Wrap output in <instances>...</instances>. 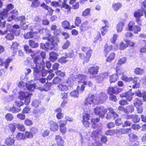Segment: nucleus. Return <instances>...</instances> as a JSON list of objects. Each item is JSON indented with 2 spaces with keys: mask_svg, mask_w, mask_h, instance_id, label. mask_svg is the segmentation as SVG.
Wrapping results in <instances>:
<instances>
[{
  "mask_svg": "<svg viewBox=\"0 0 146 146\" xmlns=\"http://www.w3.org/2000/svg\"><path fill=\"white\" fill-rule=\"evenodd\" d=\"M49 33L46 35V36L42 37V39L44 40H47L49 42H46L45 43H42L40 44V47L44 50L53 49L58 45L59 42L58 38L52 36Z\"/></svg>",
  "mask_w": 146,
  "mask_h": 146,
  "instance_id": "1",
  "label": "nucleus"
},
{
  "mask_svg": "<svg viewBox=\"0 0 146 146\" xmlns=\"http://www.w3.org/2000/svg\"><path fill=\"white\" fill-rule=\"evenodd\" d=\"M35 54H32L31 55L33 62L35 64V66L34 65L31 64V68L33 69L34 72L36 73H39L42 69H44L45 68V63L43 60H41L39 55L33 57Z\"/></svg>",
  "mask_w": 146,
  "mask_h": 146,
  "instance_id": "2",
  "label": "nucleus"
},
{
  "mask_svg": "<svg viewBox=\"0 0 146 146\" xmlns=\"http://www.w3.org/2000/svg\"><path fill=\"white\" fill-rule=\"evenodd\" d=\"M81 50L85 54L83 53H78L79 57L82 60H83V63L88 62L90 58L92 56L93 51L90 46H83L81 48Z\"/></svg>",
  "mask_w": 146,
  "mask_h": 146,
  "instance_id": "3",
  "label": "nucleus"
},
{
  "mask_svg": "<svg viewBox=\"0 0 146 146\" xmlns=\"http://www.w3.org/2000/svg\"><path fill=\"white\" fill-rule=\"evenodd\" d=\"M76 78L78 80V82L82 83V84L81 85L80 88L79 86H77V89L78 90H80L81 92H83L85 88V85H87L89 87H93V84L91 81H90L87 82L85 80L87 78L86 75L78 74L77 75Z\"/></svg>",
  "mask_w": 146,
  "mask_h": 146,
  "instance_id": "4",
  "label": "nucleus"
},
{
  "mask_svg": "<svg viewBox=\"0 0 146 146\" xmlns=\"http://www.w3.org/2000/svg\"><path fill=\"white\" fill-rule=\"evenodd\" d=\"M44 31L46 33H49L50 30L46 28H42L41 29L39 30L38 32H32L30 31L27 32L24 34V37L25 39L36 38L37 36L38 33H43Z\"/></svg>",
  "mask_w": 146,
  "mask_h": 146,
  "instance_id": "5",
  "label": "nucleus"
},
{
  "mask_svg": "<svg viewBox=\"0 0 146 146\" xmlns=\"http://www.w3.org/2000/svg\"><path fill=\"white\" fill-rule=\"evenodd\" d=\"M94 111L100 117H104L107 112V110L104 106H97L94 108Z\"/></svg>",
  "mask_w": 146,
  "mask_h": 146,
  "instance_id": "6",
  "label": "nucleus"
},
{
  "mask_svg": "<svg viewBox=\"0 0 146 146\" xmlns=\"http://www.w3.org/2000/svg\"><path fill=\"white\" fill-rule=\"evenodd\" d=\"M127 58L126 57H123L120 58L117 64V66L115 68L116 72L118 75H123V72H122L121 66L126 63Z\"/></svg>",
  "mask_w": 146,
  "mask_h": 146,
  "instance_id": "7",
  "label": "nucleus"
},
{
  "mask_svg": "<svg viewBox=\"0 0 146 146\" xmlns=\"http://www.w3.org/2000/svg\"><path fill=\"white\" fill-rule=\"evenodd\" d=\"M99 67L98 66H93L89 67L88 69V73L90 75L89 78H93L95 77V75L98 72Z\"/></svg>",
  "mask_w": 146,
  "mask_h": 146,
  "instance_id": "8",
  "label": "nucleus"
},
{
  "mask_svg": "<svg viewBox=\"0 0 146 146\" xmlns=\"http://www.w3.org/2000/svg\"><path fill=\"white\" fill-rule=\"evenodd\" d=\"M90 117V115L89 113H83L82 115V122L84 127L86 128L89 127L90 124L89 121Z\"/></svg>",
  "mask_w": 146,
  "mask_h": 146,
  "instance_id": "9",
  "label": "nucleus"
},
{
  "mask_svg": "<svg viewBox=\"0 0 146 146\" xmlns=\"http://www.w3.org/2000/svg\"><path fill=\"white\" fill-rule=\"evenodd\" d=\"M143 15V10L141 9H139L135 11L133 14V16L135 18L136 21L138 24L140 26L142 25L141 23V17Z\"/></svg>",
  "mask_w": 146,
  "mask_h": 146,
  "instance_id": "10",
  "label": "nucleus"
},
{
  "mask_svg": "<svg viewBox=\"0 0 146 146\" xmlns=\"http://www.w3.org/2000/svg\"><path fill=\"white\" fill-rule=\"evenodd\" d=\"M108 96L107 94L104 92H101L99 94L98 97H96V103L98 104H102L107 99Z\"/></svg>",
  "mask_w": 146,
  "mask_h": 146,
  "instance_id": "11",
  "label": "nucleus"
},
{
  "mask_svg": "<svg viewBox=\"0 0 146 146\" xmlns=\"http://www.w3.org/2000/svg\"><path fill=\"white\" fill-rule=\"evenodd\" d=\"M108 76V74L106 72L101 73L97 76H95L94 78L95 81L97 83H101L103 82L104 80Z\"/></svg>",
  "mask_w": 146,
  "mask_h": 146,
  "instance_id": "12",
  "label": "nucleus"
},
{
  "mask_svg": "<svg viewBox=\"0 0 146 146\" xmlns=\"http://www.w3.org/2000/svg\"><path fill=\"white\" fill-rule=\"evenodd\" d=\"M58 122L60 123L59 127L60 131L63 134H65L67 131V129L66 126L67 124L66 120H59Z\"/></svg>",
  "mask_w": 146,
  "mask_h": 146,
  "instance_id": "13",
  "label": "nucleus"
},
{
  "mask_svg": "<svg viewBox=\"0 0 146 146\" xmlns=\"http://www.w3.org/2000/svg\"><path fill=\"white\" fill-rule=\"evenodd\" d=\"M107 110L109 111V112L107 113L106 116V118L108 119H110L112 116L114 118L118 117L119 115L115 112L114 109L110 107L108 108Z\"/></svg>",
  "mask_w": 146,
  "mask_h": 146,
  "instance_id": "14",
  "label": "nucleus"
},
{
  "mask_svg": "<svg viewBox=\"0 0 146 146\" xmlns=\"http://www.w3.org/2000/svg\"><path fill=\"white\" fill-rule=\"evenodd\" d=\"M120 88L117 86L109 87L107 90V93L109 94H117L121 91Z\"/></svg>",
  "mask_w": 146,
  "mask_h": 146,
  "instance_id": "15",
  "label": "nucleus"
},
{
  "mask_svg": "<svg viewBox=\"0 0 146 146\" xmlns=\"http://www.w3.org/2000/svg\"><path fill=\"white\" fill-rule=\"evenodd\" d=\"M134 94V93L132 92L131 91H129L120 94V96L121 98L125 97L127 100L129 102L132 100V96Z\"/></svg>",
  "mask_w": 146,
  "mask_h": 146,
  "instance_id": "16",
  "label": "nucleus"
},
{
  "mask_svg": "<svg viewBox=\"0 0 146 146\" xmlns=\"http://www.w3.org/2000/svg\"><path fill=\"white\" fill-rule=\"evenodd\" d=\"M33 135L30 132L26 131L25 134L19 133V140L24 139L26 138H31Z\"/></svg>",
  "mask_w": 146,
  "mask_h": 146,
  "instance_id": "17",
  "label": "nucleus"
},
{
  "mask_svg": "<svg viewBox=\"0 0 146 146\" xmlns=\"http://www.w3.org/2000/svg\"><path fill=\"white\" fill-rule=\"evenodd\" d=\"M48 124L50 127V129L52 131L55 132L58 130V125L56 122L51 120L49 121Z\"/></svg>",
  "mask_w": 146,
  "mask_h": 146,
  "instance_id": "18",
  "label": "nucleus"
},
{
  "mask_svg": "<svg viewBox=\"0 0 146 146\" xmlns=\"http://www.w3.org/2000/svg\"><path fill=\"white\" fill-rule=\"evenodd\" d=\"M59 2L61 3H62V5L60 6L61 8H64L65 9H66V13L68 14H70L71 13V10L72 7L67 4L66 0H58Z\"/></svg>",
  "mask_w": 146,
  "mask_h": 146,
  "instance_id": "19",
  "label": "nucleus"
},
{
  "mask_svg": "<svg viewBox=\"0 0 146 146\" xmlns=\"http://www.w3.org/2000/svg\"><path fill=\"white\" fill-rule=\"evenodd\" d=\"M89 27V22L87 21H86L81 24L79 29L81 31L84 32L87 31Z\"/></svg>",
  "mask_w": 146,
  "mask_h": 146,
  "instance_id": "20",
  "label": "nucleus"
},
{
  "mask_svg": "<svg viewBox=\"0 0 146 146\" xmlns=\"http://www.w3.org/2000/svg\"><path fill=\"white\" fill-rule=\"evenodd\" d=\"M113 49L112 45H109L108 43L105 44L104 47V53L105 56L106 57L108 53L111 51Z\"/></svg>",
  "mask_w": 146,
  "mask_h": 146,
  "instance_id": "21",
  "label": "nucleus"
},
{
  "mask_svg": "<svg viewBox=\"0 0 146 146\" xmlns=\"http://www.w3.org/2000/svg\"><path fill=\"white\" fill-rule=\"evenodd\" d=\"M95 97V95L94 94L88 95L84 102V104L85 105H88L92 104L93 102Z\"/></svg>",
  "mask_w": 146,
  "mask_h": 146,
  "instance_id": "22",
  "label": "nucleus"
},
{
  "mask_svg": "<svg viewBox=\"0 0 146 146\" xmlns=\"http://www.w3.org/2000/svg\"><path fill=\"white\" fill-rule=\"evenodd\" d=\"M55 140L58 146H64V141L62 137L59 135H56L55 136Z\"/></svg>",
  "mask_w": 146,
  "mask_h": 146,
  "instance_id": "23",
  "label": "nucleus"
},
{
  "mask_svg": "<svg viewBox=\"0 0 146 146\" xmlns=\"http://www.w3.org/2000/svg\"><path fill=\"white\" fill-rule=\"evenodd\" d=\"M125 21V19L119 22L117 24L116 28L117 33H120L122 31Z\"/></svg>",
  "mask_w": 146,
  "mask_h": 146,
  "instance_id": "24",
  "label": "nucleus"
},
{
  "mask_svg": "<svg viewBox=\"0 0 146 146\" xmlns=\"http://www.w3.org/2000/svg\"><path fill=\"white\" fill-rule=\"evenodd\" d=\"M25 20V17L24 16H21L19 17V21H21V27L24 30L26 29L28 27V25H25V22H24Z\"/></svg>",
  "mask_w": 146,
  "mask_h": 146,
  "instance_id": "25",
  "label": "nucleus"
},
{
  "mask_svg": "<svg viewBox=\"0 0 146 146\" xmlns=\"http://www.w3.org/2000/svg\"><path fill=\"white\" fill-rule=\"evenodd\" d=\"M91 123L92 124V127L93 128L96 127L98 125V123L100 121L99 118H92L91 119Z\"/></svg>",
  "mask_w": 146,
  "mask_h": 146,
  "instance_id": "26",
  "label": "nucleus"
},
{
  "mask_svg": "<svg viewBox=\"0 0 146 146\" xmlns=\"http://www.w3.org/2000/svg\"><path fill=\"white\" fill-rule=\"evenodd\" d=\"M57 87L58 90L62 92H66L68 90L69 88L68 86L63 83H60L59 84Z\"/></svg>",
  "mask_w": 146,
  "mask_h": 146,
  "instance_id": "27",
  "label": "nucleus"
},
{
  "mask_svg": "<svg viewBox=\"0 0 146 146\" xmlns=\"http://www.w3.org/2000/svg\"><path fill=\"white\" fill-rule=\"evenodd\" d=\"M129 140L131 142H134L138 139L137 136L133 133H131L128 134Z\"/></svg>",
  "mask_w": 146,
  "mask_h": 146,
  "instance_id": "28",
  "label": "nucleus"
},
{
  "mask_svg": "<svg viewBox=\"0 0 146 146\" xmlns=\"http://www.w3.org/2000/svg\"><path fill=\"white\" fill-rule=\"evenodd\" d=\"M118 74H114L111 75L109 77V80L110 83H115L119 79V76L118 75Z\"/></svg>",
  "mask_w": 146,
  "mask_h": 146,
  "instance_id": "29",
  "label": "nucleus"
},
{
  "mask_svg": "<svg viewBox=\"0 0 146 146\" xmlns=\"http://www.w3.org/2000/svg\"><path fill=\"white\" fill-rule=\"evenodd\" d=\"M58 54L57 53L52 52L49 53V58L50 60L52 62L55 61L57 59Z\"/></svg>",
  "mask_w": 146,
  "mask_h": 146,
  "instance_id": "30",
  "label": "nucleus"
},
{
  "mask_svg": "<svg viewBox=\"0 0 146 146\" xmlns=\"http://www.w3.org/2000/svg\"><path fill=\"white\" fill-rule=\"evenodd\" d=\"M91 10V9L89 8L85 9L82 12V16L83 17L90 16Z\"/></svg>",
  "mask_w": 146,
  "mask_h": 146,
  "instance_id": "31",
  "label": "nucleus"
},
{
  "mask_svg": "<svg viewBox=\"0 0 146 146\" xmlns=\"http://www.w3.org/2000/svg\"><path fill=\"white\" fill-rule=\"evenodd\" d=\"M62 26L64 29H72L71 28L70 23L69 21H64L62 23Z\"/></svg>",
  "mask_w": 146,
  "mask_h": 146,
  "instance_id": "32",
  "label": "nucleus"
},
{
  "mask_svg": "<svg viewBox=\"0 0 146 146\" xmlns=\"http://www.w3.org/2000/svg\"><path fill=\"white\" fill-rule=\"evenodd\" d=\"M8 16V12L5 9L0 10V19H5Z\"/></svg>",
  "mask_w": 146,
  "mask_h": 146,
  "instance_id": "33",
  "label": "nucleus"
},
{
  "mask_svg": "<svg viewBox=\"0 0 146 146\" xmlns=\"http://www.w3.org/2000/svg\"><path fill=\"white\" fill-rule=\"evenodd\" d=\"M134 72L136 75H141L144 72L143 69L140 67H136L134 70Z\"/></svg>",
  "mask_w": 146,
  "mask_h": 146,
  "instance_id": "34",
  "label": "nucleus"
},
{
  "mask_svg": "<svg viewBox=\"0 0 146 146\" xmlns=\"http://www.w3.org/2000/svg\"><path fill=\"white\" fill-rule=\"evenodd\" d=\"M12 60L9 58L7 59L6 61L3 63L2 62V59L0 58V65L4 66L5 68H7L9 66V63Z\"/></svg>",
  "mask_w": 146,
  "mask_h": 146,
  "instance_id": "35",
  "label": "nucleus"
},
{
  "mask_svg": "<svg viewBox=\"0 0 146 146\" xmlns=\"http://www.w3.org/2000/svg\"><path fill=\"white\" fill-rule=\"evenodd\" d=\"M142 100L139 98H136L133 102V105L135 107L142 106Z\"/></svg>",
  "mask_w": 146,
  "mask_h": 146,
  "instance_id": "36",
  "label": "nucleus"
},
{
  "mask_svg": "<svg viewBox=\"0 0 146 146\" xmlns=\"http://www.w3.org/2000/svg\"><path fill=\"white\" fill-rule=\"evenodd\" d=\"M115 54L114 52H111L107 58L106 60L107 62H111L115 58Z\"/></svg>",
  "mask_w": 146,
  "mask_h": 146,
  "instance_id": "37",
  "label": "nucleus"
},
{
  "mask_svg": "<svg viewBox=\"0 0 146 146\" xmlns=\"http://www.w3.org/2000/svg\"><path fill=\"white\" fill-rule=\"evenodd\" d=\"M121 7V4L119 2L115 3L112 5V7L115 11H117Z\"/></svg>",
  "mask_w": 146,
  "mask_h": 146,
  "instance_id": "38",
  "label": "nucleus"
},
{
  "mask_svg": "<svg viewBox=\"0 0 146 146\" xmlns=\"http://www.w3.org/2000/svg\"><path fill=\"white\" fill-rule=\"evenodd\" d=\"M78 92H82L80 90H78L76 89V90H74L71 92L70 93V96L74 98H78L79 96Z\"/></svg>",
  "mask_w": 146,
  "mask_h": 146,
  "instance_id": "39",
  "label": "nucleus"
},
{
  "mask_svg": "<svg viewBox=\"0 0 146 146\" xmlns=\"http://www.w3.org/2000/svg\"><path fill=\"white\" fill-rule=\"evenodd\" d=\"M19 98L21 100H23L24 98L27 96V94H29V93L26 92H20L19 93Z\"/></svg>",
  "mask_w": 146,
  "mask_h": 146,
  "instance_id": "40",
  "label": "nucleus"
},
{
  "mask_svg": "<svg viewBox=\"0 0 146 146\" xmlns=\"http://www.w3.org/2000/svg\"><path fill=\"white\" fill-rule=\"evenodd\" d=\"M62 79L58 76L55 77L52 80V83L54 85L59 84L61 82Z\"/></svg>",
  "mask_w": 146,
  "mask_h": 146,
  "instance_id": "41",
  "label": "nucleus"
},
{
  "mask_svg": "<svg viewBox=\"0 0 146 146\" xmlns=\"http://www.w3.org/2000/svg\"><path fill=\"white\" fill-rule=\"evenodd\" d=\"M122 75L121 77V79L122 80L126 82H130L133 80V78L132 77H128L126 75Z\"/></svg>",
  "mask_w": 146,
  "mask_h": 146,
  "instance_id": "42",
  "label": "nucleus"
},
{
  "mask_svg": "<svg viewBox=\"0 0 146 146\" xmlns=\"http://www.w3.org/2000/svg\"><path fill=\"white\" fill-rule=\"evenodd\" d=\"M5 142V143L7 145H11L13 144L14 140L13 138L9 137L6 139Z\"/></svg>",
  "mask_w": 146,
  "mask_h": 146,
  "instance_id": "43",
  "label": "nucleus"
},
{
  "mask_svg": "<svg viewBox=\"0 0 146 146\" xmlns=\"http://www.w3.org/2000/svg\"><path fill=\"white\" fill-rule=\"evenodd\" d=\"M135 25V23L134 21H130L128 24V30L129 31H132Z\"/></svg>",
  "mask_w": 146,
  "mask_h": 146,
  "instance_id": "44",
  "label": "nucleus"
},
{
  "mask_svg": "<svg viewBox=\"0 0 146 146\" xmlns=\"http://www.w3.org/2000/svg\"><path fill=\"white\" fill-rule=\"evenodd\" d=\"M121 134H126L128 133L131 131V127L127 128H121Z\"/></svg>",
  "mask_w": 146,
  "mask_h": 146,
  "instance_id": "45",
  "label": "nucleus"
},
{
  "mask_svg": "<svg viewBox=\"0 0 146 146\" xmlns=\"http://www.w3.org/2000/svg\"><path fill=\"white\" fill-rule=\"evenodd\" d=\"M29 44L32 48H37L38 46V44L37 43H36L33 40H29Z\"/></svg>",
  "mask_w": 146,
  "mask_h": 146,
  "instance_id": "46",
  "label": "nucleus"
},
{
  "mask_svg": "<svg viewBox=\"0 0 146 146\" xmlns=\"http://www.w3.org/2000/svg\"><path fill=\"white\" fill-rule=\"evenodd\" d=\"M139 80V78L137 76H135L133 78V80L132 81H133V82L134 84V85L132 86L133 88H137L136 86L138 83Z\"/></svg>",
  "mask_w": 146,
  "mask_h": 146,
  "instance_id": "47",
  "label": "nucleus"
},
{
  "mask_svg": "<svg viewBox=\"0 0 146 146\" xmlns=\"http://www.w3.org/2000/svg\"><path fill=\"white\" fill-rule=\"evenodd\" d=\"M52 83L47 82L44 85V89L45 91H48L50 89V88L52 85Z\"/></svg>",
  "mask_w": 146,
  "mask_h": 146,
  "instance_id": "48",
  "label": "nucleus"
},
{
  "mask_svg": "<svg viewBox=\"0 0 146 146\" xmlns=\"http://www.w3.org/2000/svg\"><path fill=\"white\" fill-rule=\"evenodd\" d=\"M81 22L82 20L81 18L80 17H76L75 20L74 24L76 26L78 27H79L81 23Z\"/></svg>",
  "mask_w": 146,
  "mask_h": 146,
  "instance_id": "49",
  "label": "nucleus"
},
{
  "mask_svg": "<svg viewBox=\"0 0 146 146\" xmlns=\"http://www.w3.org/2000/svg\"><path fill=\"white\" fill-rule=\"evenodd\" d=\"M126 43L127 44V47H133L135 46V43L132 41L128 39H126L125 40Z\"/></svg>",
  "mask_w": 146,
  "mask_h": 146,
  "instance_id": "50",
  "label": "nucleus"
},
{
  "mask_svg": "<svg viewBox=\"0 0 146 146\" xmlns=\"http://www.w3.org/2000/svg\"><path fill=\"white\" fill-rule=\"evenodd\" d=\"M107 27H108L109 26L107 25H106L102 27L100 29L101 33L103 36L105 35L107 31H108L106 28Z\"/></svg>",
  "mask_w": 146,
  "mask_h": 146,
  "instance_id": "51",
  "label": "nucleus"
},
{
  "mask_svg": "<svg viewBox=\"0 0 146 146\" xmlns=\"http://www.w3.org/2000/svg\"><path fill=\"white\" fill-rule=\"evenodd\" d=\"M70 45V42L68 40H67L62 46V48L63 50L67 49Z\"/></svg>",
  "mask_w": 146,
  "mask_h": 146,
  "instance_id": "52",
  "label": "nucleus"
},
{
  "mask_svg": "<svg viewBox=\"0 0 146 146\" xmlns=\"http://www.w3.org/2000/svg\"><path fill=\"white\" fill-rule=\"evenodd\" d=\"M56 74L61 77H64L66 75L64 72H62L60 70H57L55 72Z\"/></svg>",
  "mask_w": 146,
  "mask_h": 146,
  "instance_id": "53",
  "label": "nucleus"
},
{
  "mask_svg": "<svg viewBox=\"0 0 146 146\" xmlns=\"http://www.w3.org/2000/svg\"><path fill=\"white\" fill-rule=\"evenodd\" d=\"M7 32V35L5 36V38L7 40H12L14 38L13 35L10 32H9V33Z\"/></svg>",
  "mask_w": 146,
  "mask_h": 146,
  "instance_id": "54",
  "label": "nucleus"
},
{
  "mask_svg": "<svg viewBox=\"0 0 146 146\" xmlns=\"http://www.w3.org/2000/svg\"><path fill=\"white\" fill-rule=\"evenodd\" d=\"M40 2L38 0H33L31 5V7H33L36 8L39 5Z\"/></svg>",
  "mask_w": 146,
  "mask_h": 146,
  "instance_id": "55",
  "label": "nucleus"
},
{
  "mask_svg": "<svg viewBox=\"0 0 146 146\" xmlns=\"http://www.w3.org/2000/svg\"><path fill=\"white\" fill-rule=\"evenodd\" d=\"M143 41L144 42L145 46L141 47L140 48L139 52L141 53L146 52V40H144Z\"/></svg>",
  "mask_w": 146,
  "mask_h": 146,
  "instance_id": "56",
  "label": "nucleus"
},
{
  "mask_svg": "<svg viewBox=\"0 0 146 146\" xmlns=\"http://www.w3.org/2000/svg\"><path fill=\"white\" fill-rule=\"evenodd\" d=\"M28 90L32 91H33L35 88V85L34 84H27L26 87Z\"/></svg>",
  "mask_w": 146,
  "mask_h": 146,
  "instance_id": "57",
  "label": "nucleus"
},
{
  "mask_svg": "<svg viewBox=\"0 0 146 146\" xmlns=\"http://www.w3.org/2000/svg\"><path fill=\"white\" fill-rule=\"evenodd\" d=\"M17 124L15 123L10 124L9 125V129L12 132H13L16 129Z\"/></svg>",
  "mask_w": 146,
  "mask_h": 146,
  "instance_id": "58",
  "label": "nucleus"
},
{
  "mask_svg": "<svg viewBox=\"0 0 146 146\" xmlns=\"http://www.w3.org/2000/svg\"><path fill=\"white\" fill-rule=\"evenodd\" d=\"M132 119L133 122L137 123L139 122L140 118L138 115L133 114Z\"/></svg>",
  "mask_w": 146,
  "mask_h": 146,
  "instance_id": "59",
  "label": "nucleus"
},
{
  "mask_svg": "<svg viewBox=\"0 0 146 146\" xmlns=\"http://www.w3.org/2000/svg\"><path fill=\"white\" fill-rule=\"evenodd\" d=\"M115 129H109L106 130L105 134L107 135H113L115 134Z\"/></svg>",
  "mask_w": 146,
  "mask_h": 146,
  "instance_id": "60",
  "label": "nucleus"
},
{
  "mask_svg": "<svg viewBox=\"0 0 146 146\" xmlns=\"http://www.w3.org/2000/svg\"><path fill=\"white\" fill-rule=\"evenodd\" d=\"M141 29V28L139 26L135 25L132 31L135 34H137L140 31Z\"/></svg>",
  "mask_w": 146,
  "mask_h": 146,
  "instance_id": "61",
  "label": "nucleus"
},
{
  "mask_svg": "<svg viewBox=\"0 0 146 146\" xmlns=\"http://www.w3.org/2000/svg\"><path fill=\"white\" fill-rule=\"evenodd\" d=\"M127 47H128L126 43L125 44L123 42L120 43L119 45V48L120 50H124Z\"/></svg>",
  "mask_w": 146,
  "mask_h": 146,
  "instance_id": "62",
  "label": "nucleus"
},
{
  "mask_svg": "<svg viewBox=\"0 0 146 146\" xmlns=\"http://www.w3.org/2000/svg\"><path fill=\"white\" fill-rule=\"evenodd\" d=\"M24 123L27 126H31L33 124V122L31 120L27 118L24 121Z\"/></svg>",
  "mask_w": 146,
  "mask_h": 146,
  "instance_id": "63",
  "label": "nucleus"
},
{
  "mask_svg": "<svg viewBox=\"0 0 146 146\" xmlns=\"http://www.w3.org/2000/svg\"><path fill=\"white\" fill-rule=\"evenodd\" d=\"M7 120L8 121H11L13 119V115L10 113H7L5 116Z\"/></svg>",
  "mask_w": 146,
  "mask_h": 146,
  "instance_id": "64",
  "label": "nucleus"
}]
</instances>
